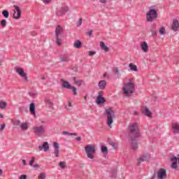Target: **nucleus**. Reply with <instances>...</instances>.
Masks as SVG:
<instances>
[{
    "mask_svg": "<svg viewBox=\"0 0 179 179\" xmlns=\"http://www.w3.org/2000/svg\"><path fill=\"white\" fill-rule=\"evenodd\" d=\"M141 48L143 52H148V51H149V45H148V43L145 41L142 42L141 43Z\"/></svg>",
    "mask_w": 179,
    "mask_h": 179,
    "instance_id": "a211bd4d",
    "label": "nucleus"
},
{
    "mask_svg": "<svg viewBox=\"0 0 179 179\" xmlns=\"http://www.w3.org/2000/svg\"><path fill=\"white\" fill-rule=\"evenodd\" d=\"M115 177H117V173L115 172L112 174V178H115Z\"/></svg>",
    "mask_w": 179,
    "mask_h": 179,
    "instance_id": "bf43d9fd",
    "label": "nucleus"
},
{
    "mask_svg": "<svg viewBox=\"0 0 179 179\" xmlns=\"http://www.w3.org/2000/svg\"><path fill=\"white\" fill-rule=\"evenodd\" d=\"M150 159V154L146 152L141 155L139 158L140 162H148Z\"/></svg>",
    "mask_w": 179,
    "mask_h": 179,
    "instance_id": "dca6fc26",
    "label": "nucleus"
},
{
    "mask_svg": "<svg viewBox=\"0 0 179 179\" xmlns=\"http://www.w3.org/2000/svg\"><path fill=\"white\" fill-rule=\"evenodd\" d=\"M2 15L4 16V17H6V19H8V17H9V11L4 10L2 12Z\"/></svg>",
    "mask_w": 179,
    "mask_h": 179,
    "instance_id": "ea45409f",
    "label": "nucleus"
},
{
    "mask_svg": "<svg viewBox=\"0 0 179 179\" xmlns=\"http://www.w3.org/2000/svg\"><path fill=\"white\" fill-rule=\"evenodd\" d=\"M54 155L55 157H59V143L57 142L53 143Z\"/></svg>",
    "mask_w": 179,
    "mask_h": 179,
    "instance_id": "f8f14e48",
    "label": "nucleus"
},
{
    "mask_svg": "<svg viewBox=\"0 0 179 179\" xmlns=\"http://www.w3.org/2000/svg\"><path fill=\"white\" fill-rule=\"evenodd\" d=\"M171 28H172V30H173V31H177L178 30V29H179L178 20H174L173 21Z\"/></svg>",
    "mask_w": 179,
    "mask_h": 179,
    "instance_id": "6ab92c4d",
    "label": "nucleus"
},
{
    "mask_svg": "<svg viewBox=\"0 0 179 179\" xmlns=\"http://www.w3.org/2000/svg\"><path fill=\"white\" fill-rule=\"evenodd\" d=\"M29 96H31V97H36L37 96V94L29 92Z\"/></svg>",
    "mask_w": 179,
    "mask_h": 179,
    "instance_id": "603ef678",
    "label": "nucleus"
},
{
    "mask_svg": "<svg viewBox=\"0 0 179 179\" xmlns=\"http://www.w3.org/2000/svg\"><path fill=\"white\" fill-rule=\"evenodd\" d=\"M83 18H80L77 22V27H79L80 26L82 25V22H83Z\"/></svg>",
    "mask_w": 179,
    "mask_h": 179,
    "instance_id": "a18cd8bd",
    "label": "nucleus"
},
{
    "mask_svg": "<svg viewBox=\"0 0 179 179\" xmlns=\"http://www.w3.org/2000/svg\"><path fill=\"white\" fill-rule=\"evenodd\" d=\"M100 47L101 50L105 51V52H108L110 51V48L106 45V43H104V42H100Z\"/></svg>",
    "mask_w": 179,
    "mask_h": 179,
    "instance_id": "cd10ccee",
    "label": "nucleus"
},
{
    "mask_svg": "<svg viewBox=\"0 0 179 179\" xmlns=\"http://www.w3.org/2000/svg\"><path fill=\"white\" fill-rule=\"evenodd\" d=\"M68 106H69V107H72V103L69 102Z\"/></svg>",
    "mask_w": 179,
    "mask_h": 179,
    "instance_id": "69168bd1",
    "label": "nucleus"
},
{
    "mask_svg": "<svg viewBox=\"0 0 179 179\" xmlns=\"http://www.w3.org/2000/svg\"><path fill=\"white\" fill-rule=\"evenodd\" d=\"M62 87L63 89H71V86L69 83L65 80H62Z\"/></svg>",
    "mask_w": 179,
    "mask_h": 179,
    "instance_id": "aec40b11",
    "label": "nucleus"
},
{
    "mask_svg": "<svg viewBox=\"0 0 179 179\" xmlns=\"http://www.w3.org/2000/svg\"><path fill=\"white\" fill-rule=\"evenodd\" d=\"M159 34H161V36H164V34H166V27H162L159 29Z\"/></svg>",
    "mask_w": 179,
    "mask_h": 179,
    "instance_id": "e433bc0d",
    "label": "nucleus"
},
{
    "mask_svg": "<svg viewBox=\"0 0 179 179\" xmlns=\"http://www.w3.org/2000/svg\"><path fill=\"white\" fill-rule=\"evenodd\" d=\"M88 36H90V37H92V35L93 34V31L92 30H90L87 33Z\"/></svg>",
    "mask_w": 179,
    "mask_h": 179,
    "instance_id": "5fc2aeb1",
    "label": "nucleus"
},
{
    "mask_svg": "<svg viewBox=\"0 0 179 179\" xmlns=\"http://www.w3.org/2000/svg\"><path fill=\"white\" fill-rule=\"evenodd\" d=\"M130 139L131 149H133V150H136V149H138V143L136 142L138 141V138H130Z\"/></svg>",
    "mask_w": 179,
    "mask_h": 179,
    "instance_id": "4468645a",
    "label": "nucleus"
},
{
    "mask_svg": "<svg viewBox=\"0 0 179 179\" xmlns=\"http://www.w3.org/2000/svg\"><path fill=\"white\" fill-rule=\"evenodd\" d=\"M129 67L130 68V69L131 71H134V72H138V67L136 66V65L133 64L132 63L129 64Z\"/></svg>",
    "mask_w": 179,
    "mask_h": 179,
    "instance_id": "7c9ffc66",
    "label": "nucleus"
},
{
    "mask_svg": "<svg viewBox=\"0 0 179 179\" xmlns=\"http://www.w3.org/2000/svg\"><path fill=\"white\" fill-rule=\"evenodd\" d=\"M155 27H156V24H153L150 28V31L154 38H155V37H157V31L155 29Z\"/></svg>",
    "mask_w": 179,
    "mask_h": 179,
    "instance_id": "5701e85b",
    "label": "nucleus"
},
{
    "mask_svg": "<svg viewBox=\"0 0 179 179\" xmlns=\"http://www.w3.org/2000/svg\"><path fill=\"white\" fill-rule=\"evenodd\" d=\"M157 17H159V13H157V11L153 8H150L146 13L147 22H155Z\"/></svg>",
    "mask_w": 179,
    "mask_h": 179,
    "instance_id": "20e7f679",
    "label": "nucleus"
},
{
    "mask_svg": "<svg viewBox=\"0 0 179 179\" xmlns=\"http://www.w3.org/2000/svg\"><path fill=\"white\" fill-rule=\"evenodd\" d=\"M113 71L115 75H116L117 76H121V73H120V71L118 70L117 67H114L113 69Z\"/></svg>",
    "mask_w": 179,
    "mask_h": 179,
    "instance_id": "473e14b6",
    "label": "nucleus"
},
{
    "mask_svg": "<svg viewBox=\"0 0 179 179\" xmlns=\"http://www.w3.org/2000/svg\"><path fill=\"white\" fill-rule=\"evenodd\" d=\"M45 178H46L45 173L41 172V173L39 174L38 179H45Z\"/></svg>",
    "mask_w": 179,
    "mask_h": 179,
    "instance_id": "a19ab883",
    "label": "nucleus"
},
{
    "mask_svg": "<svg viewBox=\"0 0 179 179\" xmlns=\"http://www.w3.org/2000/svg\"><path fill=\"white\" fill-rule=\"evenodd\" d=\"M69 90H72L73 96H76L78 94V89H76V87L71 85Z\"/></svg>",
    "mask_w": 179,
    "mask_h": 179,
    "instance_id": "2f4dec72",
    "label": "nucleus"
},
{
    "mask_svg": "<svg viewBox=\"0 0 179 179\" xmlns=\"http://www.w3.org/2000/svg\"><path fill=\"white\" fill-rule=\"evenodd\" d=\"M101 3H106L107 2L106 0H100Z\"/></svg>",
    "mask_w": 179,
    "mask_h": 179,
    "instance_id": "e2e57ef3",
    "label": "nucleus"
},
{
    "mask_svg": "<svg viewBox=\"0 0 179 179\" xmlns=\"http://www.w3.org/2000/svg\"><path fill=\"white\" fill-rule=\"evenodd\" d=\"M129 136L134 138H139V124L136 122H133L129 126Z\"/></svg>",
    "mask_w": 179,
    "mask_h": 179,
    "instance_id": "f257e3e1",
    "label": "nucleus"
},
{
    "mask_svg": "<svg viewBox=\"0 0 179 179\" xmlns=\"http://www.w3.org/2000/svg\"><path fill=\"white\" fill-rule=\"evenodd\" d=\"M31 162H33L34 163V162H36V157H32L31 159Z\"/></svg>",
    "mask_w": 179,
    "mask_h": 179,
    "instance_id": "680f3d73",
    "label": "nucleus"
},
{
    "mask_svg": "<svg viewBox=\"0 0 179 179\" xmlns=\"http://www.w3.org/2000/svg\"><path fill=\"white\" fill-rule=\"evenodd\" d=\"M68 10H69V7H62L60 8L59 13H60V15H65V13H66V12H68Z\"/></svg>",
    "mask_w": 179,
    "mask_h": 179,
    "instance_id": "c756f323",
    "label": "nucleus"
},
{
    "mask_svg": "<svg viewBox=\"0 0 179 179\" xmlns=\"http://www.w3.org/2000/svg\"><path fill=\"white\" fill-rule=\"evenodd\" d=\"M134 90H135V84H134V83H124L122 87V93L127 97L129 94H134Z\"/></svg>",
    "mask_w": 179,
    "mask_h": 179,
    "instance_id": "f03ea898",
    "label": "nucleus"
},
{
    "mask_svg": "<svg viewBox=\"0 0 179 179\" xmlns=\"http://www.w3.org/2000/svg\"><path fill=\"white\" fill-rule=\"evenodd\" d=\"M62 135H69L70 136H78L76 133H69L68 131H63Z\"/></svg>",
    "mask_w": 179,
    "mask_h": 179,
    "instance_id": "f704fd0d",
    "label": "nucleus"
},
{
    "mask_svg": "<svg viewBox=\"0 0 179 179\" xmlns=\"http://www.w3.org/2000/svg\"><path fill=\"white\" fill-rule=\"evenodd\" d=\"M106 103V98L103 97V92H99L96 97V103L99 105L104 104Z\"/></svg>",
    "mask_w": 179,
    "mask_h": 179,
    "instance_id": "9b49d317",
    "label": "nucleus"
},
{
    "mask_svg": "<svg viewBox=\"0 0 179 179\" xmlns=\"http://www.w3.org/2000/svg\"><path fill=\"white\" fill-rule=\"evenodd\" d=\"M0 118H3V115L0 114Z\"/></svg>",
    "mask_w": 179,
    "mask_h": 179,
    "instance_id": "338daca9",
    "label": "nucleus"
},
{
    "mask_svg": "<svg viewBox=\"0 0 179 179\" xmlns=\"http://www.w3.org/2000/svg\"><path fill=\"white\" fill-rule=\"evenodd\" d=\"M89 55H90V57H92L93 55H96V52L90 51L89 52Z\"/></svg>",
    "mask_w": 179,
    "mask_h": 179,
    "instance_id": "8fccbe9b",
    "label": "nucleus"
},
{
    "mask_svg": "<svg viewBox=\"0 0 179 179\" xmlns=\"http://www.w3.org/2000/svg\"><path fill=\"white\" fill-rule=\"evenodd\" d=\"M43 3H44V5H50V3H51V0H41Z\"/></svg>",
    "mask_w": 179,
    "mask_h": 179,
    "instance_id": "c03bdc74",
    "label": "nucleus"
},
{
    "mask_svg": "<svg viewBox=\"0 0 179 179\" xmlns=\"http://www.w3.org/2000/svg\"><path fill=\"white\" fill-rule=\"evenodd\" d=\"M60 62H69V54H62L59 55Z\"/></svg>",
    "mask_w": 179,
    "mask_h": 179,
    "instance_id": "2eb2a0df",
    "label": "nucleus"
},
{
    "mask_svg": "<svg viewBox=\"0 0 179 179\" xmlns=\"http://www.w3.org/2000/svg\"><path fill=\"white\" fill-rule=\"evenodd\" d=\"M172 129H173V134H179V124L178 123H173Z\"/></svg>",
    "mask_w": 179,
    "mask_h": 179,
    "instance_id": "a878e982",
    "label": "nucleus"
},
{
    "mask_svg": "<svg viewBox=\"0 0 179 179\" xmlns=\"http://www.w3.org/2000/svg\"><path fill=\"white\" fill-rule=\"evenodd\" d=\"M22 162L23 166H27V162H26V160L22 159Z\"/></svg>",
    "mask_w": 179,
    "mask_h": 179,
    "instance_id": "13d9d810",
    "label": "nucleus"
},
{
    "mask_svg": "<svg viewBox=\"0 0 179 179\" xmlns=\"http://www.w3.org/2000/svg\"><path fill=\"white\" fill-rule=\"evenodd\" d=\"M33 130L38 136H43L45 134V127L43 125L35 126L33 127Z\"/></svg>",
    "mask_w": 179,
    "mask_h": 179,
    "instance_id": "423d86ee",
    "label": "nucleus"
},
{
    "mask_svg": "<svg viewBox=\"0 0 179 179\" xmlns=\"http://www.w3.org/2000/svg\"><path fill=\"white\" fill-rule=\"evenodd\" d=\"M1 24L3 27H6V20L5 19H3L1 21Z\"/></svg>",
    "mask_w": 179,
    "mask_h": 179,
    "instance_id": "37998d69",
    "label": "nucleus"
},
{
    "mask_svg": "<svg viewBox=\"0 0 179 179\" xmlns=\"http://www.w3.org/2000/svg\"><path fill=\"white\" fill-rule=\"evenodd\" d=\"M62 41V40L59 38V36H56V43L57 44V45H61Z\"/></svg>",
    "mask_w": 179,
    "mask_h": 179,
    "instance_id": "79ce46f5",
    "label": "nucleus"
},
{
    "mask_svg": "<svg viewBox=\"0 0 179 179\" xmlns=\"http://www.w3.org/2000/svg\"><path fill=\"white\" fill-rule=\"evenodd\" d=\"M85 153L88 159H94V154L96 153V146L94 145H87L85 147Z\"/></svg>",
    "mask_w": 179,
    "mask_h": 179,
    "instance_id": "39448f33",
    "label": "nucleus"
},
{
    "mask_svg": "<svg viewBox=\"0 0 179 179\" xmlns=\"http://www.w3.org/2000/svg\"><path fill=\"white\" fill-rule=\"evenodd\" d=\"M5 124H1L0 126V132H2L3 131V129H5Z\"/></svg>",
    "mask_w": 179,
    "mask_h": 179,
    "instance_id": "09e8293b",
    "label": "nucleus"
},
{
    "mask_svg": "<svg viewBox=\"0 0 179 179\" xmlns=\"http://www.w3.org/2000/svg\"><path fill=\"white\" fill-rule=\"evenodd\" d=\"M77 142H80L82 141V138L80 136H78L75 138Z\"/></svg>",
    "mask_w": 179,
    "mask_h": 179,
    "instance_id": "6e6d98bb",
    "label": "nucleus"
},
{
    "mask_svg": "<svg viewBox=\"0 0 179 179\" xmlns=\"http://www.w3.org/2000/svg\"><path fill=\"white\" fill-rule=\"evenodd\" d=\"M0 176H2V171L0 169Z\"/></svg>",
    "mask_w": 179,
    "mask_h": 179,
    "instance_id": "774afa93",
    "label": "nucleus"
},
{
    "mask_svg": "<svg viewBox=\"0 0 179 179\" xmlns=\"http://www.w3.org/2000/svg\"><path fill=\"white\" fill-rule=\"evenodd\" d=\"M71 79L73 80L75 85H77V86H82V80H76V77H72Z\"/></svg>",
    "mask_w": 179,
    "mask_h": 179,
    "instance_id": "72a5a7b5",
    "label": "nucleus"
},
{
    "mask_svg": "<svg viewBox=\"0 0 179 179\" xmlns=\"http://www.w3.org/2000/svg\"><path fill=\"white\" fill-rule=\"evenodd\" d=\"M13 8H14V10H13V17L17 20L20 19V17H22V10H20V8L16 5H14Z\"/></svg>",
    "mask_w": 179,
    "mask_h": 179,
    "instance_id": "0eeeda50",
    "label": "nucleus"
},
{
    "mask_svg": "<svg viewBox=\"0 0 179 179\" xmlns=\"http://www.w3.org/2000/svg\"><path fill=\"white\" fill-rule=\"evenodd\" d=\"M15 71L18 73V75H20V76H21V78H24V80L27 82V76H26V73H24V70H23V69L20 66H17L15 68Z\"/></svg>",
    "mask_w": 179,
    "mask_h": 179,
    "instance_id": "1a4fd4ad",
    "label": "nucleus"
},
{
    "mask_svg": "<svg viewBox=\"0 0 179 179\" xmlns=\"http://www.w3.org/2000/svg\"><path fill=\"white\" fill-rule=\"evenodd\" d=\"M64 33V29L61 26H57L55 29V36H61Z\"/></svg>",
    "mask_w": 179,
    "mask_h": 179,
    "instance_id": "412c9836",
    "label": "nucleus"
},
{
    "mask_svg": "<svg viewBox=\"0 0 179 179\" xmlns=\"http://www.w3.org/2000/svg\"><path fill=\"white\" fill-rule=\"evenodd\" d=\"M126 3H131L132 2V0H124Z\"/></svg>",
    "mask_w": 179,
    "mask_h": 179,
    "instance_id": "052dcab7",
    "label": "nucleus"
},
{
    "mask_svg": "<svg viewBox=\"0 0 179 179\" xmlns=\"http://www.w3.org/2000/svg\"><path fill=\"white\" fill-rule=\"evenodd\" d=\"M15 125H16L17 127H20V125L22 124V122H20V120H15L14 122Z\"/></svg>",
    "mask_w": 179,
    "mask_h": 179,
    "instance_id": "49530a36",
    "label": "nucleus"
},
{
    "mask_svg": "<svg viewBox=\"0 0 179 179\" xmlns=\"http://www.w3.org/2000/svg\"><path fill=\"white\" fill-rule=\"evenodd\" d=\"M171 162H172V164L171 166V169L173 170L178 171V166H177V162L179 164V155H178V157L176 156H172L171 157Z\"/></svg>",
    "mask_w": 179,
    "mask_h": 179,
    "instance_id": "6e6552de",
    "label": "nucleus"
},
{
    "mask_svg": "<svg viewBox=\"0 0 179 179\" xmlns=\"http://www.w3.org/2000/svg\"><path fill=\"white\" fill-rule=\"evenodd\" d=\"M141 111H142V113L145 115L146 117L152 116V111L149 110V108H148V106H143Z\"/></svg>",
    "mask_w": 179,
    "mask_h": 179,
    "instance_id": "ddd939ff",
    "label": "nucleus"
},
{
    "mask_svg": "<svg viewBox=\"0 0 179 179\" xmlns=\"http://www.w3.org/2000/svg\"><path fill=\"white\" fill-rule=\"evenodd\" d=\"M20 179H27V176H26V175H21L20 176Z\"/></svg>",
    "mask_w": 179,
    "mask_h": 179,
    "instance_id": "3c124183",
    "label": "nucleus"
},
{
    "mask_svg": "<svg viewBox=\"0 0 179 179\" xmlns=\"http://www.w3.org/2000/svg\"><path fill=\"white\" fill-rule=\"evenodd\" d=\"M45 102L48 104L49 108L54 109V103H52V100L50 99L49 98L45 99Z\"/></svg>",
    "mask_w": 179,
    "mask_h": 179,
    "instance_id": "b1692460",
    "label": "nucleus"
},
{
    "mask_svg": "<svg viewBox=\"0 0 179 179\" xmlns=\"http://www.w3.org/2000/svg\"><path fill=\"white\" fill-rule=\"evenodd\" d=\"M39 150H43L45 152H48L50 150V145H48V142H43V145L38 146Z\"/></svg>",
    "mask_w": 179,
    "mask_h": 179,
    "instance_id": "f3484780",
    "label": "nucleus"
},
{
    "mask_svg": "<svg viewBox=\"0 0 179 179\" xmlns=\"http://www.w3.org/2000/svg\"><path fill=\"white\" fill-rule=\"evenodd\" d=\"M109 144L113 147V149H115L116 146H117V144L113 141H110L109 142Z\"/></svg>",
    "mask_w": 179,
    "mask_h": 179,
    "instance_id": "de8ad7c7",
    "label": "nucleus"
},
{
    "mask_svg": "<svg viewBox=\"0 0 179 179\" xmlns=\"http://www.w3.org/2000/svg\"><path fill=\"white\" fill-rule=\"evenodd\" d=\"M32 167H34V169H38L40 166H38V164H34V165H32Z\"/></svg>",
    "mask_w": 179,
    "mask_h": 179,
    "instance_id": "864d4df0",
    "label": "nucleus"
},
{
    "mask_svg": "<svg viewBox=\"0 0 179 179\" xmlns=\"http://www.w3.org/2000/svg\"><path fill=\"white\" fill-rule=\"evenodd\" d=\"M103 78H110V74H108V73H105L103 74Z\"/></svg>",
    "mask_w": 179,
    "mask_h": 179,
    "instance_id": "4d7b16f0",
    "label": "nucleus"
},
{
    "mask_svg": "<svg viewBox=\"0 0 179 179\" xmlns=\"http://www.w3.org/2000/svg\"><path fill=\"white\" fill-rule=\"evenodd\" d=\"M59 167H60L61 169H66V163L65 162H60L59 163Z\"/></svg>",
    "mask_w": 179,
    "mask_h": 179,
    "instance_id": "58836bf2",
    "label": "nucleus"
},
{
    "mask_svg": "<svg viewBox=\"0 0 179 179\" xmlns=\"http://www.w3.org/2000/svg\"><path fill=\"white\" fill-rule=\"evenodd\" d=\"M158 179H166L167 178V173L165 169H160L157 172Z\"/></svg>",
    "mask_w": 179,
    "mask_h": 179,
    "instance_id": "9d476101",
    "label": "nucleus"
},
{
    "mask_svg": "<svg viewBox=\"0 0 179 179\" xmlns=\"http://www.w3.org/2000/svg\"><path fill=\"white\" fill-rule=\"evenodd\" d=\"M20 128L22 131H27L29 129V123L27 122H22L20 124Z\"/></svg>",
    "mask_w": 179,
    "mask_h": 179,
    "instance_id": "bb28decb",
    "label": "nucleus"
},
{
    "mask_svg": "<svg viewBox=\"0 0 179 179\" xmlns=\"http://www.w3.org/2000/svg\"><path fill=\"white\" fill-rule=\"evenodd\" d=\"M101 150L102 153L103 155H105L106 156H107V155H108V148H107V146L102 145L101 147Z\"/></svg>",
    "mask_w": 179,
    "mask_h": 179,
    "instance_id": "c85d7f7f",
    "label": "nucleus"
},
{
    "mask_svg": "<svg viewBox=\"0 0 179 179\" xmlns=\"http://www.w3.org/2000/svg\"><path fill=\"white\" fill-rule=\"evenodd\" d=\"M105 115L107 117V124L109 128H113V126H111V124H113V122H114L113 118L115 117V112L114 111V110H113L112 108H109L106 109Z\"/></svg>",
    "mask_w": 179,
    "mask_h": 179,
    "instance_id": "7ed1b4c3",
    "label": "nucleus"
},
{
    "mask_svg": "<svg viewBox=\"0 0 179 179\" xmlns=\"http://www.w3.org/2000/svg\"><path fill=\"white\" fill-rule=\"evenodd\" d=\"M6 106H8V103H6V102H3V101H0V108L3 110L6 108Z\"/></svg>",
    "mask_w": 179,
    "mask_h": 179,
    "instance_id": "4c0bfd02",
    "label": "nucleus"
},
{
    "mask_svg": "<svg viewBox=\"0 0 179 179\" xmlns=\"http://www.w3.org/2000/svg\"><path fill=\"white\" fill-rule=\"evenodd\" d=\"M29 111L32 115H36V105L34 103H31L29 106Z\"/></svg>",
    "mask_w": 179,
    "mask_h": 179,
    "instance_id": "393cba45",
    "label": "nucleus"
},
{
    "mask_svg": "<svg viewBox=\"0 0 179 179\" xmlns=\"http://www.w3.org/2000/svg\"><path fill=\"white\" fill-rule=\"evenodd\" d=\"M98 86L99 89L103 90V89H106V86H107V82H106L104 80H102L99 82Z\"/></svg>",
    "mask_w": 179,
    "mask_h": 179,
    "instance_id": "4be33fe9",
    "label": "nucleus"
},
{
    "mask_svg": "<svg viewBox=\"0 0 179 179\" xmlns=\"http://www.w3.org/2000/svg\"><path fill=\"white\" fill-rule=\"evenodd\" d=\"M73 45L75 48H80V47H82V42H80V41H77Z\"/></svg>",
    "mask_w": 179,
    "mask_h": 179,
    "instance_id": "c9c22d12",
    "label": "nucleus"
},
{
    "mask_svg": "<svg viewBox=\"0 0 179 179\" xmlns=\"http://www.w3.org/2000/svg\"><path fill=\"white\" fill-rule=\"evenodd\" d=\"M33 163H34V162H33V161H30L29 162V166H31V167H32V166L34 165Z\"/></svg>",
    "mask_w": 179,
    "mask_h": 179,
    "instance_id": "0e129e2a",
    "label": "nucleus"
}]
</instances>
